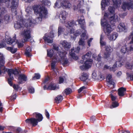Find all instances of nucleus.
I'll return each instance as SVG.
<instances>
[{
	"label": "nucleus",
	"instance_id": "nucleus-36",
	"mask_svg": "<svg viewBox=\"0 0 133 133\" xmlns=\"http://www.w3.org/2000/svg\"><path fill=\"white\" fill-rule=\"evenodd\" d=\"M112 75L110 74H108L107 77V80L108 83L110 82L113 81L112 80Z\"/></svg>",
	"mask_w": 133,
	"mask_h": 133
},
{
	"label": "nucleus",
	"instance_id": "nucleus-1",
	"mask_svg": "<svg viewBox=\"0 0 133 133\" xmlns=\"http://www.w3.org/2000/svg\"><path fill=\"white\" fill-rule=\"evenodd\" d=\"M33 9L34 12H36L39 17L35 20L33 17L29 16L28 14L26 15V17L25 19L23 20L20 19L18 20L15 24L14 27L15 29L22 30L24 26L26 27H30L33 24L41 22L42 18L47 17V11L44 7L39 5H35L33 7ZM30 12H29L28 14Z\"/></svg>",
	"mask_w": 133,
	"mask_h": 133
},
{
	"label": "nucleus",
	"instance_id": "nucleus-52",
	"mask_svg": "<svg viewBox=\"0 0 133 133\" xmlns=\"http://www.w3.org/2000/svg\"><path fill=\"white\" fill-rule=\"evenodd\" d=\"M9 19V15H6L4 16V19L7 22H8Z\"/></svg>",
	"mask_w": 133,
	"mask_h": 133
},
{
	"label": "nucleus",
	"instance_id": "nucleus-45",
	"mask_svg": "<svg viewBox=\"0 0 133 133\" xmlns=\"http://www.w3.org/2000/svg\"><path fill=\"white\" fill-rule=\"evenodd\" d=\"M117 64L115 63L114 65L112 67H110L109 69L110 71L114 72L115 70V68L117 67Z\"/></svg>",
	"mask_w": 133,
	"mask_h": 133
},
{
	"label": "nucleus",
	"instance_id": "nucleus-34",
	"mask_svg": "<svg viewBox=\"0 0 133 133\" xmlns=\"http://www.w3.org/2000/svg\"><path fill=\"white\" fill-rule=\"evenodd\" d=\"M72 92L71 89L69 88H67L65 89L63 93L66 95L71 94Z\"/></svg>",
	"mask_w": 133,
	"mask_h": 133
},
{
	"label": "nucleus",
	"instance_id": "nucleus-6",
	"mask_svg": "<svg viewBox=\"0 0 133 133\" xmlns=\"http://www.w3.org/2000/svg\"><path fill=\"white\" fill-rule=\"evenodd\" d=\"M107 19H102L101 24L103 26L104 25L106 26L104 29V32L106 35H108L112 31V30L110 25L107 23Z\"/></svg>",
	"mask_w": 133,
	"mask_h": 133
},
{
	"label": "nucleus",
	"instance_id": "nucleus-19",
	"mask_svg": "<svg viewBox=\"0 0 133 133\" xmlns=\"http://www.w3.org/2000/svg\"><path fill=\"white\" fill-rule=\"evenodd\" d=\"M67 13L65 11H62L61 14L59 15V17L61 22L64 23L65 22V20Z\"/></svg>",
	"mask_w": 133,
	"mask_h": 133
},
{
	"label": "nucleus",
	"instance_id": "nucleus-38",
	"mask_svg": "<svg viewBox=\"0 0 133 133\" xmlns=\"http://www.w3.org/2000/svg\"><path fill=\"white\" fill-rule=\"evenodd\" d=\"M65 29L62 28L61 27L59 26L58 29V36L60 35L61 33H62L64 32Z\"/></svg>",
	"mask_w": 133,
	"mask_h": 133
},
{
	"label": "nucleus",
	"instance_id": "nucleus-55",
	"mask_svg": "<svg viewBox=\"0 0 133 133\" xmlns=\"http://www.w3.org/2000/svg\"><path fill=\"white\" fill-rule=\"evenodd\" d=\"M86 88V87L84 86H83L80 88L78 90V92L79 93L81 92L83 90Z\"/></svg>",
	"mask_w": 133,
	"mask_h": 133
},
{
	"label": "nucleus",
	"instance_id": "nucleus-44",
	"mask_svg": "<svg viewBox=\"0 0 133 133\" xmlns=\"http://www.w3.org/2000/svg\"><path fill=\"white\" fill-rule=\"evenodd\" d=\"M108 86L111 89H113L115 87V83L114 82L108 83Z\"/></svg>",
	"mask_w": 133,
	"mask_h": 133
},
{
	"label": "nucleus",
	"instance_id": "nucleus-46",
	"mask_svg": "<svg viewBox=\"0 0 133 133\" xmlns=\"http://www.w3.org/2000/svg\"><path fill=\"white\" fill-rule=\"evenodd\" d=\"M53 48L55 50L54 51H55V53H56L58 51V47L56 45H53Z\"/></svg>",
	"mask_w": 133,
	"mask_h": 133
},
{
	"label": "nucleus",
	"instance_id": "nucleus-9",
	"mask_svg": "<svg viewBox=\"0 0 133 133\" xmlns=\"http://www.w3.org/2000/svg\"><path fill=\"white\" fill-rule=\"evenodd\" d=\"M4 58L2 55H0V75L4 74L7 71V69L4 66L5 63Z\"/></svg>",
	"mask_w": 133,
	"mask_h": 133
},
{
	"label": "nucleus",
	"instance_id": "nucleus-42",
	"mask_svg": "<svg viewBox=\"0 0 133 133\" xmlns=\"http://www.w3.org/2000/svg\"><path fill=\"white\" fill-rule=\"evenodd\" d=\"M119 105L116 102H114L112 103V105L110 107V108L112 109L113 108L117 107Z\"/></svg>",
	"mask_w": 133,
	"mask_h": 133
},
{
	"label": "nucleus",
	"instance_id": "nucleus-58",
	"mask_svg": "<svg viewBox=\"0 0 133 133\" xmlns=\"http://www.w3.org/2000/svg\"><path fill=\"white\" fill-rule=\"evenodd\" d=\"M13 88L15 90H17L19 88V86L17 85L14 84L13 85Z\"/></svg>",
	"mask_w": 133,
	"mask_h": 133
},
{
	"label": "nucleus",
	"instance_id": "nucleus-30",
	"mask_svg": "<svg viewBox=\"0 0 133 133\" xmlns=\"http://www.w3.org/2000/svg\"><path fill=\"white\" fill-rule=\"evenodd\" d=\"M74 48H72L70 52V54L74 59L76 60L78 58L74 52Z\"/></svg>",
	"mask_w": 133,
	"mask_h": 133
},
{
	"label": "nucleus",
	"instance_id": "nucleus-16",
	"mask_svg": "<svg viewBox=\"0 0 133 133\" xmlns=\"http://www.w3.org/2000/svg\"><path fill=\"white\" fill-rule=\"evenodd\" d=\"M44 90L48 89L52 90H57L59 88L58 85L53 83H51L48 88H46V86L45 85L43 87Z\"/></svg>",
	"mask_w": 133,
	"mask_h": 133
},
{
	"label": "nucleus",
	"instance_id": "nucleus-37",
	"mask_svg": "<svg viewBox=\"0 0 133 133\" xmlns=\"http://www.w3.org/2000/svg\"><path fill=\"white\" fill-rule=\"evenodd\" d=\"M41 77L40 75L38 73H35L34 76L32 77V80H35L36 79H39Z\"/></svg>",
	"mask_w": 133,
	"mask_h": 133
},
{
	"label": "nucleus",
	"instance_id": "nucleus-20",
	"mask_svg": "<svg viewBox=\"0 0 133 133\" xmlns=\"http://www.w3.org/2000/svg\"><path fill=\"white\" fill-rule=\"evenodd\" d=\"M133 50H130V46L129 48H128L126 45H124L121 47L120 51L122 54H124L127 53L129 51H131Z\"/></svg>",
	"mask_w": 133,
	"mask_h": 133
},
{
	"label": "nucleus",
	"instance_id": "nucleus-39",
	"mask_svg": "<svg viewBox=\"0 0 133 133\" xmlns=\"http://www.w3.org/2000/svg\"><path fill=\"white\" fill-rule=\"evenodd\" d=\"M97 71L95 70L94 71L92 74V77L93 79L95 80L97 79L98 76L97 75Z\"/></svg>",
	"mask_w": 133,
	"mask_h": 133
},
{
	"label": "nucleus",
	"instance_id": "nucleus-61",
	"mask_svg": "<svg viewBox=\"0 0 133 133\" xmlns=\"http://www.w3.org/2000/svg\"><path fill=\"white\" fill-rule=\"evenodd\" d=\"M45 114L46 117L48 118H49V113L48 112V111L46 110H45Z\"/></svg>",
	"mask_w": 133,
	"mask_h": 133
},
{
	"label": "nucleus",
	"instance_id": "nucleus-50",
	"mask_svg": "<svg viewBox=\"0 0 133 133\" xmlns=\"http://www.w3.org/2000/svg\"><path fill=\"white\" fill-rule=\"evenodd\" d=\"M104 76L101 74L99 75V76H98L97 79L101 81L104 79Z\"/></svg>",
	"mask_w": 133,
	"mask_h": 133
},
{
	"label": "nucleus",
	"instance_id": "nucleus-24",
	"mask_svg": "<svg viewBox=\"0 0 133 133\" xmlns=\"http://www.w3.org/2000/svg\"><path fill=\"white\" fill-rule=\"evenodd\" d=\"M33 115L35 116L36 119L38 122H41L42 120L43 117L42 115L40 114L35 112L34 113Z\"/></svg>",
	"mask_w": 133,
	"mask_h": 133
},
{
	"label": "nucleus",
	"instance_id": "nucleus-31",
	"mask_svg": "<svg viewBox=\"0 0 133 133\" xmlns=\"http://www.w3.org/2000/svg\"><path fill=\"white\" fill-rule=\"evenodd\" d=\"M31 51V49L30 47H28L26 49L25 53L26 56L28 57H30L31 56L30 52Z\"/></svg>",
	"mask_w": 133,
	"mask_h": 133
},
{
	"label": "nucleus",
	"instance_id": "nucleus-57",
	"mask_svg": "<svg viewBox=\"0 0 133 133\" xmlns=\"http://www.w3.org/2000/svg\"><path fill=\"white\" fill-rule=\"evenodd\" d=\"M45 2H46L44 4L45 5H47L48 6H50L51 5L50 3V2L48 0H45Z\"/></svg>",
	"mask_w": 133,
	"mask_h": 133
},
{
	"label": "nucleus",
	"instance_id": "nucleus-4",
	"mask_svg": "<svg viewBox=\"0 0 133 133\" xmlns=\"http://www.w3.org/2000/svg\"><path fill=\"white\" fill-rule=\"evenodd\" d=\"M18 1L15 0H0V2H7L9 4H10L9 6H10L11 8V11L15 15L17 14L16 9L18 6Z\"/></svg>",
	"mask_w": 133,
	"mask_h": 133
},
{
	"label": "nucleus",
	"instance_id": "nucleus-7",
	"mask_svg": "<svg viewBox=\"0 0 133 133\" xmlns=\"http://www.w3.org/2000/svg\"><path fill=\"white\" fill-rule=\"evenodd\" d=\"M8 72L10 77V78L8 79V82L10 86H12V84L11 80L14 79V75H17L18 74L19 72L17 69L15 70L12 69H9L8 70Z\"/></svg>",
	"mask_w": 133,
	"mask_h": 133
},
{
	"label": "nucleus",
	"instance_id": "nucleus-5",
	"mask_svg": "<svg viewBox=\"0 0 133 133\" xmlns=\"http://www.w3.org/2000/svg\"><path fill=\"white\" fill-rule=\"evenodd\" d=\"M60 3L58 1H57L55 4V8H59L62 6L64 8H70L71 6V4L68 0H61Z\"/></svg>",
	"mask_w": 133,
	"mask_h": 133
},
{
	"label": "nucleus",
	"instance_id": "nucleus-13",
	"mask_svg": "<svg viewBox=\"0 0 133 133\" xmlns=\"http://www.w3.org/2000/svg\"><path fill=\"white\" fill-rule=\"evenodd\" d=\"M92 63V60H90L89 61H85L84 64L80 66V69L82 70L90 68Z\"/></svg>",
	"mask_w": 133,
	"mask_h": 133
},
{
	"label": "nucleus",
	"instance_id": "nucleus-56",
	"mask_svg": "<svg viewBox=\"0 0 133 133\" xmlns=\"http://www.w3.org/2000/svg\"><path fill=\"white\" fill-rule=\"evenodd\" d=\"M55 63V61H53L52 62L51 64V66L52 69H54Z\"/></svg>",
	"mask_w": 133,
	"mask_h": 133
},
{
	"label": "nucleus",
	"instance_id": "nucleus-14",
	"mask_svg": "<svg viewBox=\"0 0 133 133\" xmlns=\"http://www.w3.org/2000/svg\"><path fill=\"white\" fill-rule=\"evenodd\" d=\"M47 55L50 58H52L57 59L58 57V55L57 54H55V51L52 49L50 50H47Z\"/></svg>",
	"mask_w": 133,
	"mask_h": 133
},
{
	"label": "nucleus",
	"instance_id": "nucleus-22",
	"mask_svg": "<svg viewBox=\"0 0 133 133\" xmlns=\"http://www.w3.org/2000/svg\"><path fill=\"white\" fill-rule=\"evenodd\" d=\"M27 80V77L25 75L23 74L19 75L18 80L19 83H21L23 81H26Z\"/></svg>",
	"mask_w": 133,
	"mask_h": 133
},
{
	"label": "nucleus",
	"instance_id": "nucleus-49",
	"mask_svg": "<svg viewBox=\"0 0 133 133\" xmlns=\"http://www.w3.org/2000/svg\"><path fill=\"white\" fill-rule=\"evenodd\" d=\"M62 60L63 62V64H66L68 63V60L67 59L66 57H64L63 59H62Z\"/></svg>",
	"mask_w": 133,
	"mask_h": 133
},
{
	"label": "nucleus",
	"instance_id": "nucleus-59",
	"mask_svg": "<svg viewBox=\"0 0 133 133\" xmlns=\"http://www.w3.org/2000/svg\"><path fill=\"white\" fill-rule=\"evenodd\" d=\"M127 14L126 13H123L122 14H120L119 16L123 18Z\"/></svg>",
	"mask_w": 133,
	"mask_h": 133
},
{
	"label": "nucleus",
	"instance_id": "nucleus-60",
	"mask_svg": "<svg viewBox=\"0 0 133 133\" xmlns=\"http://www.w3.org/2000/svg\"><path fill=\"white\" fill-rule=\"evenodd\" d=\"M92 39V38H90V39L88 41V45L89 46H90V43L91 42Z\"/></svg>",
	"mask_w": 133,
	"mask_h": 133
},
{
	"label": "nucleus",
	"instance_id": "nucleus-11",
	"mask_svg": "<svg viewBox=\"0 0 133 133\" xmlns=\"http://www.w3.org/2000/svg\"><path fill=\"white\" fill-rule=\"evenodd\" d=\"M7 43L10 45H14L17 43V45L19 48H20L23 46V43H19L18 41L16 40V37L14 36L11 39V38H9L7 41Z\"/></svg>",
	"mask_w": 133,
	"mask_h": 133
},
{
	"label": "nucleus",
	"instance_id": "nucleus-2",
	"mask_svg": "<svg viewBox=\"0 0 133 133\" xmlns=\"http://www.w3.org/2000/svg\"><path fill=\"white\" fill-rule=\"evenodd\" d=\"M78 20L79 23L81 25V28L82 29V34L81 36V38L78 43L79 45L84 46L85 44L84 40L87 39L88 37L86 35L87 32L85 30V27L84 26L85 22L83 16H81L80 17H78Z\"/></svg>",
	"mask_w": 133,
	"mask_h": 133
},
{
	"label": "nucleus",
	"instance_id": "nucleus-18",
	"mask_svg": "<svg viewBox=\"0 0 133 133\" xmlns=\"http://www.w3.org/2000/svg\"><path fill=\"white\" fill-rule=\"evenodd\" d=\"M60 43L64 48L66 50H68L71 46V44L65 40L61 41Z\"/></svg>",
	"mask_w": 133,
	"mask_h": 133
},
{
	"label": "nucleus",
	"instance_id": "nucleus-35",
	"mask_svg": "<svg viewBox=\"0 0 133 133\" xmlns=\"http://www.w3.org/2000/svg\"><path fill=\"white\" fill-rule=\"evenodd\" d=\"M6 49L10 51L12 53L14 54L17 51V48L13 49L11 47H7Z\"/></svg>",
	"mask_w": 133,
	"mask_h": 133
},
{
	"label": "nucleus",
	"instance_id": "nucleus-64",
	"mask_svg": "<svg viewBox=\"0 0 133 133\" xmlns=\"http://www.w3.org/2000/svg\"><path fill=\"white\" fill-rule=\"evenodd\" d=\"M80 49V48L79 47H77V48H75V50L74 51V52H75L78 53V52L79 51Z\"/></svg>",
	"mask_w": 133,
	"mask_h": 133
},
{
	"label": "nucleus",
	"instance_id": "nucleus-29",
	"mask_svg": "<svg viewBox=\"0 0 133 133\" xmlns=\"http://www.w3.org/2000/svg\"><path fill=\"white\" fill-rule=\"evenodd\" d=\"M88 75L86 73H84L82 74L81 76L80 77V79L83 81H85L88 79Z\"/></svg>",
	"mask_w": 133,
	"mask_h": 133
},
{
	"label": "nucleus",
	"instance_id": "nucleus-23",
	"mask_svg": "<svg viewBox=\"0 0 133 133\" xmlns=\"http://www.w3.org/2000/svg\"><path fill=\"white\" fill-rule=\"evenodd\" d=\"M110 1V0H102L101 3L102 9V10H104L105 6L109 5Z\"/></svg>",
	"mask_w": 133,
	"mask_h": 133
},
{
	"label": "nucleus",
	"instance_id": "nucleus-43",
	"mask_svg": "<svg viewBox=\"0 0 133 133\" xmlns=\"http://www.w3.org/2000/svg\"><path fill=\"white\" fill-rule=\"evenodd\" d=\"M103 36L102 35H101L100 38V43L101 45L102 46L105 45L106 44L105 42L103 40Z\"/></svg>",
	"mask_w": 133,
	"mask_h": 133
},
{
	"label": "nucleus",
	"instance_id": "nucleus-10",
	"mask_svg": "<svg viewBox=\"0 0 133 133\" xmlns=\"http://www.w3.org/2000/svg\"><path fill=\"white\" fill-rule=\"evenodd\" d=\"M21 34L23 37L25 42L28 41L31 37L30 31L29 29H24L22 32Z\"/></svg>",
	"mask_w": 133,
	"mask_h": 133
},
{
	"label": "nucleus",
	"instance_id": "nucleus-25",
	"mask_svg": "<svg viewBox=\"0 0 133 133\" xmlns=\"http://www.w3.org/2000/svg\"><path fill=\"white\" fill-rule=\"evenodd\" d=\"M118 36V34L116 32L113 33L110 36L108 37L109 39L111 41H115Z\"/></svg>",
	"mask_w": 133,
	"mask_h": 133
},
{
	"label": "nucleus",
	"instance_id": "nucleus-53",
	"mask_svg": "<svg viewBox=\"0 0 133 133\" xmlns=\"http://www.w3.org/2000/svg\"><path fill=\"white\" fill-rule=\"evenodd\" d=\"M29 91L30 93H33L34 92V89L32 87H30L29 89Z\"/></svg>",
	"mask_w": 133,
	"mask_h": 133
},
{
	"label": "nucleus",
	"instance_id": "nucleus-21",
	"mask_svg": "<svg viewBox=\"0 0 133 133\" xmlns=\"http://www.w3.org/2000/svg\"><path fill=\"white\" fill-rule=\"evenodd\" d=\"M127 29V28L124 23H120L118 25L117 27V30L119 31H124Z\"/></svg>",
	"mask_w": 133,
	"mask_h": 133
},
{
	"label": "nucleus",
	"instance_id": "nucleus-33",
	"mask_svg": "<svg viewBox=\"0 0 133 133\" xmlns=\"http://www.w3.org/2000/svg\"><path fill=\"white\" fill-rule=\"evenodd\" d=\"M63 97L61 95L58 96L57 97H56L55 99V102L57 103H59L62 101L63 99Z\"/></svg>",
	"mask_w": 133,
	"mask_h": 133
},
{
	"label": "nucleus",
	"instance_id": "nucleus-62",
	"mask_svg": "<svg viewBox=\"0 0 133 133\" xmlns=\"http://www.w3.org/2000/svg\"><path fill=\"white\" fill-rule=\"evenodd\" d=\"M16 95L15 94L12 96L11 98V100L14 101L16 99Z\"/></svg>",
	"mask_w": 133,
	"mask_h": 133
},
{
	"label": "nucleus",
	"instance_id": "nucleus-12",
	"mask_svg": "<svg viewBox=\"0 0 133 133\" xmlns=\"http://www.w3.org/2000/svg\"><path fill=\"white\" fill-rule=\"evenodd\" d=\"M54 37V34L52 31L51 32L50 34H45L43 38L45 42L48 43H52L53 41V38Z\"/></svg>",
	"mask_w": 133,
	"mask_h": 133
},
{
	"label": "nucleus",
	"instance_id": "nucleus-8",
	"mask_svg": "<svg viewBox=\"0 0 133 133\" xmlns=\"http://www.w3.org/2000/svg\"><path fill=\"white\" fill-rule=\"evenodd\" d=\"M122 8L123 10L133 8V0H128V1H124L123 3Z\"/></svg>",
	"mask_w": 133,
	"mask_h": 133
},
{
	"label": "nucleus",
	"instance_id": "nucleus-63",
	"mask_svg": "<svg viewBox=\"0 0 133 133\" xmlns=\"http://www.w3.org/2000/svg\"><path fill=\"white\" fill-rule=\"evenodd\" d=\"M116 63L117 64V65L118 64V66L119 67H120L121 66V65H123L122 63L120 62L119 61L118 62H116Z\"/></svg>",
	"mask_w": 133,
	"mask_h": 133
},
{
	"label": "nucleus",
	"instance_id": "nucleus-54",
	"mask_svg": "<svg viewBox=\"0 0 133 133\" xmlns=\"http://www.w3.org/2000/svg\"><path fill=\"white\" fill-rule=\"evenodd\" d=\"M80 30H78L74 33V35L75 36L79 35L80 34Z\"/></svg>",
	"mask_w": 133,
	"mask_h": 133
},
{
	"label": "nucleus",
	"instance_id": "nucleus-28",
	"mask_svg": "<svg viewBox=\"0 0 133 133\" xmlns=\"http://www.w3.org/2000/svg\"><path fill=\"white\" fill-rule=\"evenodd\" d=\"M75 22L74 21H71L65 23V25L67 28H69L72 27L74 25Z\"/></svg>",
	"mask_w": 133,
	"mask_h": 133
},
{
	"label": "nucleus",
	"instance_id": "nucleus-27",
	"mask_svg": "<svg viewBox=\"0 0 133 133\" xmlns=\"http://www.w3.org/2000/svg\"><path fill=\"white\" fill-rule=\"evenodd\" d=\"M91 54L90 52H88L85 55L82 56V58L84 60H86L85 61H89L90 60H91L90 59L91 56Z\"/></svg>",
	"mask_w": 133,
	"mask_h": 133
},
{
	"label": "nucleus",
	"instance_id": "nucleus-26",
	"mask_svg": "<svg viewBox=\"0 0 133 133\" xmlns=\"http://www.w3.org/2000/svg\"><path fill=\"white\" fill-rule=\"evenodd\" d=\"M126 89L125 88L121 87L118 90V94L119 95L122 96L124 95V92L125 91Z\"/></svg>",
	"mask_w": 133,
	"mask_h": 133
},
{
	"label": "nucleus",
	"instance_id": "nucleus-32",
	"mask_svg": "<svg viewBox=\"0 0 133 133\" xmlns=\"http://www.w3.org/2000/svg\"><path fill=\"white\" fill-rule=\"evenodd\" d=\"M57 53L61 59H63L64 57H65V56L66 54L65 52H61L60 51L58 50V51Z\"/></svg>",
	"mask_w": 133,
	"mask_h": 133
},
{
	"label": "nucleus",
	"instance_id": "nucleus-41",
	"mask_svg": "<svg viewBox=\"0 0 133 133\" xmlns=\"http://www.w3.org/2000/svg\"><path fill=\"white\" fill-rule=\"evenodd\" d=\"M126 67L128 69L133 70V60L132 61L131 63L127 64Z\"/></svg>",
	"mask_w": 133,
	"mask_h": 133
},
{
	"label": "nucleus",
	"instance_id": "nucleus-17",
	"mask_svg": "<svg viewBox=\"0 0 133 133\" xmlns=\"http://www.w3.org/2000/svg\"><path fill=\"white\" fill-rule=\"evenodd\" d=\"M25 122L26 123L32 124L33 126H35L37 125L38 122L35 118H32L26 119Z\"/></svg>",
	"mask_w": 133,
	"mask_h": 133
},
{
	"label": "nucleus",
	"instance_id": "nucleus-48",
	"mask_svg": "<svg viewBox=\"0 0 133 133\" xmlns=\"http://www.w3.org/2000/svg\"><path fill=\"white\" fill-rule=\"evenodd\" d=\"M127 74L128 78H129L131 80H133V74H130L128 73Z\"/></svg>",
	"mask_w": 133,
	"mask_h": 133
},
{
	"label": "nucleus",
	"instance_id": "nucleus-51",
	"mask_svg": "<svg viewBox=\"0 0 133 133\" xmlns=\"http://www.w3.org/2000/svg\"><path fill=\"white\" fill-rule=\"evenodd\" d=\"M50 78L49 77L45 78L43 83L44 84H47L49 83V82Z\"/></svg>",
	"mask_w": 133,
	"mask_h": 133
},
{
	"label": "nucleus",
	"instance_id": "nucleus-3",
	"mask_svg": "<svg viewBox=\"0 0 133 133\" xmlns=\"http://www.w3.org/2000/svg\"><path fill=\"white\" fill-rule=\"evenodd\" d=\"M114 10L115 8L113 6H109L108 9V11L110 13L108 14L107 13H105L104 15L103 19H109V21L111 23L112 21H117L118 18L117 15H114L113 16H111L114 14Z\"/></svg>",
	"mask_w": 133,
	"mask_h": 133
},
{
	"label": "nucleus",
	"instance_id": "nucleus-47",
	"mask_svg": "<svg viewBox=\"0 0 133 133\" xmlns=\"http://www.w3.org/2000/svg\"><path fill=\"white\" fill-rule=\"evenodd\" d=\"M84 1L83 0H81L78 1V3L77 5V9L79 8H80V5H82Z\"/></svg>",
	"mask_w": 133,
	"mask_h": 133
},
{
	"label": "nucleus",
	"instance_id": "nucleus-40",
	"mask_svg": "<svg viewBox=\"0 0 133 133\" xmlns=\"http://www.w3.org/2000/svg\"><path fill=\"white\" fill-rule=\"evenodd\" d=\"M131 38H132L131 40V41L130 43L131 44L130 50H133V34L131 35L130 36Z\"/></svg>",
	"mask_w": 133,
	"mask_h": 133
},
{
	"label": "nucleus",
	"instance_id": "nucleus-15",
	"mask_svg": "<svg viewBox=\"0 0 133 133\" xmlns=\"http://www.w3.org/2000/svg\"><path fill=\"white\" fill-rule=\"evenodd\" d=\"M104 53V57L107 58L110 56V54L112 50V49L109 46H106Z\"/></svg>",
	"mask_w": 133,
	"mask_h": 133
}]
</instances>
